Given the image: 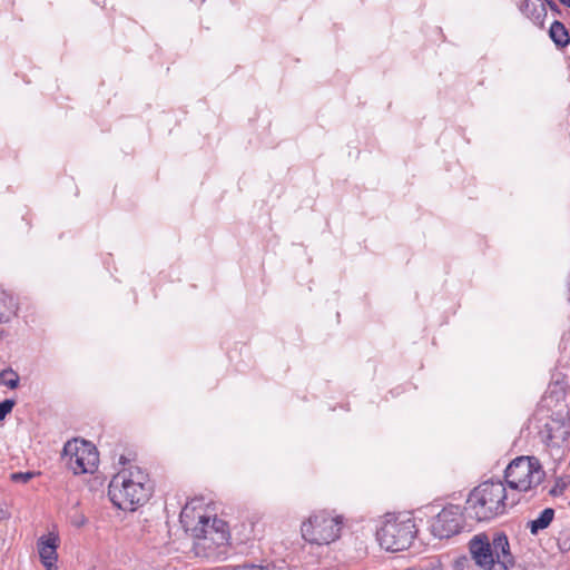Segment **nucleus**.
<instances>
[{"label":"nucleus","mask_w":570,"mask_h":570,"mask_svg":"<svg viewBox=\"0 0 570 570\" xmlns=\"http://www.w3.org/2000/svg\"><path fill=\"white\" fill-rule=\"evenodd\" d=\"M180 523L194 539V550L197 556L209 557L216 549L227 544L229 529L227 523L215 517H209L195 508L185 505L180 512Z\"/></svg>","instance_id":"1"},{"label":"nucleus","mask_w":570,"mask_h":570,"mask_svg":"<svg viewBox=\"0 0 570 570\" xmlns=\"http://www.w3.org/2000/svg\"><path fill=\"white\" fill-rule=\"evenodd\" d=\"M153 493L148 474L136 465L118 471L109 482L108 495L112 504L121 510L134 511L145 504Z\"/></svg>","instance_id":"2"},{"label":"nucleus","mask_w":570,"mask_h":570,"mask_svg":"<svg viewBox=\"0 0 570 570\" xmlns=\"http://www.w3.org/2000/svg\"><path fill=\"white\" fill-rule=\"evenodd\" d=\"M518 499L508 494L505 484L501 481H485L475 487L465 502V512L478 521H491L503 515L514 507Z\"/></svg>","instance_id":"3"},{"label":"nucleus","mask_w":570,"mask_h":570,"mask_svg":"<svg viewBox=\"0 0 570 570\" xmlns=\"http://www.w3.org/2000/svg\"><path fill=\"white\" fill-rule=\"evenodd\" d=\"M468 547L473 570H510L515 564L504 532L478 533L470 539Z\"/></svg>","instance_id":"4"},{"label":"nucleus","mask_w":570,"mask_h":570,"mask_svg":"<svg viewBox=\"0 0 570 570\" xmlns=\"http://www.w3.org/2000/svg\"><path fill=\"white\" fill-rule=\"evenodd\" d=\"M416 534L415 523L411 518L386 515L376 538L386 551L397 552L410 548Z\"/></svg>","instance_id":"5"},{"label":"nucleus","mask_w":570,"mask_h":570,"mask_svg":"<svg viewBox=\"0 0 570 570\" xmlns=\"http://www.w3.org/2000/svg\"><path fill=\"white\" fill-rule=\"evenodd\" d=\"M343 519L326 511L312 513L301 525L302 537L313 544H330L341 535Z\"/></svg>","instance_id":"6"},{"label":"nucleus","mask_w":570,"mask_h":570,"mask_svg":"<svg viewBox=\"0 0 570 570\" xmlns=\"http://www.w3.org/2000/svg\"><path fill=\"white\" fill-rule=\"evenodd\" d=\"M544 476L546 472L535 456H518L511 461L504 472L509 487L524 492L538 487Z\"/></svg>","instance_id":"7"},{"label":"nucleus","mask_w":570,"mask_h":570,"mask_svg":"<svg viewBox=\"0 0 570 570\" xmlns=\"http://www.w3.org/2000/svg\"><path fill=\"white\" fill-rule=\"evenodd\" d=\"M63 454L69 456L68 465L75 474L92 473L98 466L97 449L85 440L68 441L63 446Z\"/></svg>","instance_id":"8"},{"label":"nucleus","mask_w":570,"mask_h":570,"mask_svg":"<svg viewBox=\"0 0 570 570\" xmlns=\"http://www.w3.org/2000/svg\"><path fill=\"white\" fill-rule=\"evenodd\" d=\"M463 529V513L459 505L450 504L433 519L431 532L440 539H448Z\"/></svg>","instance_id":"9"},{"label":"nucleus","mask_w":570,"mask_h":570,"mask_svg":"<svg viewBox=\"0 0 570 570\" xmlns=\"http://www.w3.org/2000/svg\"><path fill=\"white\" fill-rule=\"evenodd\" d=\"M60 543V538L55 532H49L47 534L41 535L38 539L37 548L38 553L41 560V563L46 568V570H57V549Z\"/></svg>","instance_id":"10"},{"label":"nucleus","mask_w":570,"mask_h":570,"mask_svg":"<svg viewBox=\"0 0 570 570\" xmlns=\"http://www.w3.org/2000/svg\"><path fill=\"white\" fill-rule=\"evenodd\" d=\"M548 446H560L570 436V424L564 419H551L541 432Z\"/></svg>","instance_id":"11"},{"label":"nucleus","mask_w":570,"mask_h":570,"mask_svg":"<svg viewBox=\"0 0 570 570\" xmlns=\"http://www.w3.org/2000/svg\"><path fill=\"white\" fill-rule=\"evenodd\" d=\"M520 10L537 24H542L543 18L547 16L544 3L541 0H522Z\"/></svg>","instance_id":"12"},{"label":"nucleus","mask_w":570,"mask_h":570,"mask_svg":"<svg viewBox=\"0 0 570 570\" xmlns=\"http://www.w3.org/2000/svg\"><path fill=\"white\" fill-rule=\"evenodd\" d=\"M554 518V510L552 508H546L534 520L529 521L528 528L531 534H538L541 530H544L550 525Z\"/></svg>","instance_id":"13"},{"label":"nucleus","mask_w":570,"mask_h":570,"mask_svg":"<svg viewBox=\"0 0 570 570\" xmlns=\"http://www.w3.org/2000/svg\"><path fill=\"white\" fill-rule=\"evenodd\" d=\"M549 36L557 47L564 48L570 43V36L568 30L560 21H553L550 29Z\"/></svg>","instance_id":"14"},{"label":"nucleus","mask_w":570,"mask_h":570,"mask_svg":"<svg viewBox=\"0 0 570 570\" xmlns=\"http://www.w3.org/2000/svg\"><path fill=\"white\" fill-rule=\"evenodd\" d=\"M0 382L9 389H16L19 384V375L12 370L0 372Z\"/></svg>","instance_id":"15"},{"label":"nucleus","mask_w":570,"mask_h":570,"mask_svg":"<svg viewBox=\"0 0 570 570\" xmlns=\"http://www.w3.org/2000/svg\"><path fill=\"white\" fill-rule=\"evenodd\" d=\"M39 473L27 471V472H13L10 474V480L16 483H28L31 479H33Z\"/></svg>","instance_id":"16"},{"label":"nucleus","mask_w":570,"mask_h":570,"mask_svg":"<svg viewBox=\"0 0 570 570\" xmlns=\"http://www.w3.org/2000/svg\"><path fill=\"white\" fill-rule=\"evenodd\" d=\"M16 402L10 399H6L0 402V421H2L13 409Z\"/></svg>","instance_id":"17"},{"label":"nucleus","mask_w":570,"mask_h":570,"mask_svg":"<svg viewBox=\"0 0 570 570\" xmlns=\"http://www.w3.org/2000/svg\"><path fill=\"white\" fill-rule=\"evenodd\" d=\"M70 523L76 528H81L87 523V518L82 513L75 511V513L70 515Z\"/></svg>","instance_id":"18"},{"label":"nucleus","mask_w":570,"mask_h":570,"mask_svg":"<svg viewBox=\"0 0 570 570\" xmlns=\"http://www.w3.org/2000/svg\"><path fill=\"white\" fill-rule=\"evenodd\" d=\"M440 569H441L440 562L436 560H431L425 564H420V566L413 567V568H406L404 570H440Z\"/></svg>","instance_id":"19"},{"label":"nucleus","mask_w":570,"mask_h":570,"mask_svg":"<svg viewBox=\"0 0 570 570\" xmlns=\"http://www.w3.org/2000/svg\"><path fill=\"white\" fill-rule=\"evenodd\" d=\"M566 489V484L564 483H560V482H557L550 490H549V494L552 495V497H559L563 493Z\"/></svg>","instance_id":"20"},{"label":"nucleus","mask_w":570,"mask_h":570,"mask_svg":"<svg viewBox=\"0 0 570 570\" xmlns=\"http://www.w3.org/2000/svg\"><path fill=\"white\" fill-rule=\"evenodd\" d=\"M234 570H268V569L266 567H263V566L249 564V566L237 567Z\"/></svg>","instance_id":"21"},{"label":"nucleus","mask_w":570,"mask_h":570,"mask_svg":"<svg viewBox=\"0 0 570 570\" xmlns=\"http://www.w3.org/2000/svg\"><path fill=\"white\" fill-rule=\"evenodd\" d=\"M547 6L550 8V10L559 12V7L553 0H549V2H547Z\"/></svg>","instance_id":"22"},{"label":"nucleus","mask_w":570,"mask_h":570,"mask_svg":"<svg viewBox=\"0 0 570 570\" xmlns=\"http://www.w3.org/2000/svg\"><path fill=\"white\" fill-rule=\"evenodd\" d=\"M562 4L567 6L568 8H570V0H559Z\"/></svg>","instance_id":"23"},{"label":"nucleus","mask_w":570,"mask_h":570,"mask_svg":"<svg viewBox=\"0 0 570 570\" xmlns=\"http://www.w3.org/2000/svg\"><path fill=\"white\" fill-rule=\"evenodd\" d=\"M568 292H569V293H568V295H569V296H568V299H569V302H570V279H569V283H568Z\"/></svg>","instance_id":"24"},{"label":"nucleus","mask_w":570,"mask_h":570,"mask_svg":"<svg viewBox=\"0 0 570 570\" xmlns=\"http://www.w3.org/2000/svg\"><path fill=\"white\" fill-rule=\"evenodd\" d=\"M120 463L125 464L126 461H125V458L124 456H120Z\"/></svg>","instance_id":"25"},{"label":"nucleus","mask_w":570,"mask_h":570,"mask_svg":"<svg viewBox=\"0 0 570 570\" xmlns=\"http://www.w3.org/2000/svg\"><path fill=\"white\" fill-rule=\"evenodd\" d=\"M542 3H544V8L547 7V2H549V0H541Z\"/></svg>","instance_id":"26"}]
</instances>
